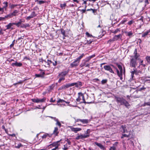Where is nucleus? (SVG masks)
<instances>
[{"mask_svg": "<svg viewBox=\"0 0 150 150\" xmlns=\"http://www.w3.org/2000/svg\"><path fill=\"white\" fill-rule=\"evenodd\" d=\"M117 66L120 70V72H119L118 70L117 69V68H115L116 70L117 74L118 76L120 77V80L122 79V75L123 74V70L122 67L121 65L120 64H117Z\"/></svg>", "mask_w": 150, "mask_h": 150, "instance_id": "1", "label": "nucleus"}, {"mask_svg": "<svg viewBox=\"0 0 150 150\" xmlns=\"http://www.w3.org/2000/svg\"><path fill=\"white\" fill-rule=\"evenodd\" d=\"M131 57L132 58L130 61V65L132 67H135L137 65L136 62L137 60L135 59L133 57Z\"/></svg>", "mask_w": 150, "mask_h": 150, "instance_id": "2", "label": "nucleus"}, {"mask_svg": "<svg viewBox=\"0 0 150 150\" xmlns=\"http://www.w3.org/2000/svg\"><path fill=\"white\" fill-rule=\"evenodd\" d=\"M89 137L88 135H85L84 134H80L79 135H77L75 138L76 140L79 139H84Z\"/></svg>", "mask_w": 150, "mask_h": 150, "instance_id": "3", "label": "nucleus"}, {"mask_svg": "<svg viewBox=\"0 0 150 150\" xmlns=\"http://www.w3.org/2000/svg\"><path fill=\"white\" fill-rule=\"evenodd\" d=\"M115 98L116 99L117 102L118 103H120L121 105H123V103L125 99L122 98H121L120 97H117L116 96H115Z\"/></svg>", "mask_w": 150, "mask_h": 150, "instance_id": "4", "label": "nucleus"}, {"mask_svg": "<svg viewBox=\"0 0 150 150\" xmlns=\"http://www.w3.org/2000/svg\"><path fill=\"white\" fill-rule=\"evenodd\" d=\"M69 127L70 128L72 131L76 133L78 132L81 131L82 130L81 128L79 127L74 128L71 126H69Z\"/></svg>", "mask_w": 150, "mask_h": 150, "instance_id": "5", "label": "nucleus"}, {"mask_svg": "<svg viewBox=\"0 0 150 150\" xmlns=\"http://www.w3.org/2000/svg\"><path fill=\"white\" fill-rule=\"evenodd\" d=\"M73 84L71 83L67 84L65 85H64L62 86L61 87L59 88V89H65L67 88H68L72 86Z\"/></svg>", "mask_w": 150, "mask_h": 150, "instance_id": "6", "label": "nucleus"}, {"mask_svg": "<svg viewBox=\"0 0 150 150\" xmlns=\"http://www.w3.org/2000/svg\"><path fill=\"white\" fill-rule=\"evenodd\" d=\"M46 100V98H43L40 99L38 98H34L32 99L33 102L37 103L39 102H44Z\"/></svg>", "mask_w": 150, "mask_h": 150, "instance_id": "7", "label": "nucleus"}, {"mask_svg": "<svg viewBox=\"0 0 150 150\" xmlns=\"http://www.w3.org/2000/svg\"><path fill=\"white\" fill-rule=\"evenodd\" d=\"M79 62L76 59L73 62L71 63L70 66L71 68L76 67L77 66L79 65Z\"/></svg>", "mask_w": 150, "mask_h": 150, "instance_id": "8", "label": "nucleus"}, {"mask_svg": "<svg viewBox=\"0 0 150 150\" xmlns=\"http://www.w3.org/2000/svg\"><path fill=\"white\" fill-rule=\"evenodd\" d=\"M103 68L105 70L109 71L111 73L114 74V71L110 66L105 65L104 66Z\"/></svg>", "mask_w": 150, "mask_h": 150, "instance_id": "9", "label": "nucleus"}, {"mask_svg": "<svg viewBox=\"0 0 150 150\" xmlns=\"http://www.w3.org/2000/svg\"><path fill=\"white\" fill-rule=\"evenodd\" d=\"M59 141L54 142L52 144H50V145H52L53 146L55 147V148H56V149H59V147L60 145V144L59 143Z\"/></svg>", "mask_w": 150, "mask_h": 150, "instance_id": "10", "label": "nucleus"}, {"mask_svg": "<svg viewBox=\"0 0 150 150\" xmlns=\"http://www.w3.org/2000/svg\"><path fill=\"white\" fill-rule=\"evenodd\" d=\"M18 12V11L17 10H15L12 13L8 14L7 17L9 18H11L13 16H16Z\"/></svg>", "mask_w": 150, "mask_h": 150, "instance_id": "11", "label": "nucleus"}, {"mask_svg": "<svg viewBox=\"0 0 150 150\" xmlns=\"http://www.w3.org/2000/svg\"><path fill=\"white\" fill-rule=\"evenodd\" d=\"M134 54V56L132 57H133L136 60H139V55L137 53V49H135Z\"/></svg>", "mask_w": 150, "mask_h": 150, "instance_id": "12", "label": "nucleus"}, {"mask_svg": "<svg viewBox=\"0 0 150 150\" xmlns=\"http://www.w3.org/2000/svg\"><path fill=\"white\" fill-rule=\"evenodd\" d=\"M4 4H5V6H4L2 8L0 7V13H2L4 12V8H6L8 6V2H4L3 3Z\"/></svg>", "mask_w": 150, "mask_h": 150, "instance_id": "13", "label": "nucleus"}, {"mask_svg": "<svg viewBox=\"0 0 150 150\" xmlns=\"http://www.w3.org/2000/svg\"><path fill=\"white\" fill-rule=\"evenodd\" d=\"M95 144L97 146L99 147L101 149L103 150H105V147L103 145L101 144L98 143L96 142H95Z\"/></svg>", "mask_w": 150, "mask_h": 150, "instance_id": "14", "label": "nucleus"}, {"mask_svg": "<svg viewBox=\"0 0 150 150\" xmlns=\"http://www.w3.org/2000/svg\"><path fill=\"white\" fill-rule=\"evenodd\" d=\"M22 64L20 62H16L14 63H13L11 64V65L13 67H14L15 66H16V67H21L22 66Z\"/></svg>", "mask_w": 150, "mask_h": 150, "instance_id": "15", "label": "nucleus"}, {"mask_svg": "<svg viewBox=\"0 0 150 150\" xmlns=\"http://www.w3.org/2000/svg\"><path fill=\"white\" fill-rule=\"evenodd\" d=\"M72 84H73V86H75L77 88L80 87L82 86V83L80 81H78L76 83H72Z\"/></svg>", "mask_w": 150, "mask_h": 150, "instance_id": "16", "label": "nucleus"}, {"mask_svg": "<svg viewBox=\"0 0 150 150\" xmlns=\"http://www.w3.org/2000/svg\"><path fill=\"white\" fill-rule=\"evenodd\" d=\"M126 128L125 125H122L121 126L120 129L121 130L123 133H126L127 132V131L126 129Z\"/></svg>", "mask_w": 150, "mask_h": 150, "instance_id": "17", "label": "nucleus"}, {"mask_svg": "<svg viewBox=\"0 0 150 150\" xmlns=\"http://www.w3.org/2000/svg\"><path fill=\"white\" fill-rule=\"evenodd\" d=\"M68 71H63L61 73L59 74V76H63L64 77L65 75L68 74Z\"/></svg>", "mask_w": 150, "mask_h": 150, "instance_id": "18", "label": "nucleus"}, {"mask_svg": "<svg viewBox=\"0 0 150 150\" xmlns=\"http://www.w3.org/2000/svg\"><path fill=\"white\" fill-rule=\"evenodd\" d=\"M35 2H36L37 4L41 5L42 4H44L46 3V1H44L43 0L39 1L38 0H36L35 1Z\"/></svg>", "mask_w": 150, "mask_h": 150, "instance_id": "19", "label": "nucleus"}, {"mask_svg": "<svg viewBox=\"0 0 150 150\" xmlns=\"http://www.w3.org/2000/svg\"><path fill=\"white\" fill-rule=\"evenodd\" d=\"M36 16V14H35V11H33L32 12L31 15L27 17V19L32 18Z\"/></svg>", "mask_w": 150, "mask_h": 150, "instance_id": "20", "label": "nucleus"}, {"mask_svg": "<svg viewBox=\"0 0 150 150\" xmlns=\"http://www.w3.org/2000/svg\"><path fill=\"white\" fill-rule=\"evenodd\" d=\"M66 6H67L66 2H64L63 4L61 3L60 4V7L62 9H65Z\"/></svg>", "mask_w": 150, "mask_h": 150, "instance_id": "21", "label": "nucleus"}, {"mask_svg": "<svg viewBox=\"0 0 150 150\" xmlns=\"http://www.w3.org/2000/svg\"><path fill=\"white\" fill-rule=\"evenodd\" d=\"M149 0H144V3L145 4V6H146V5L149 4ZM144 0H138V1L139 3H142L143 2Z\"/></svg>", "mask_w": 150, "mask_h": 150, "instance_id": "22", "label": "nucleus"}, {"mask_svg": "<svg viewBox=\"0 0 150 150\" xmlns=\"http://www.w3.org/2000/svg\"><path fill=\"white\" fill-rule=\"evenodd\" d=\"M59 133L58 132V128L56 127H55L54 130L53 131V134L55 135V136H57V135Z\"/></svg>", "mask_w": 150, "mask_h": 150, "instance_id": "23", "label": "nucleus"}, {"mask_svg": "<svg viewBox=\"0 0 150 150\" xmlns=\"http://www.w3.org/2000/svg\"><path fill=\"white\" fill-rule=\"evenodd\" d=\"M123 105H125V106L127 108H128L129 106H130V105L128 102L126 101L125 99L123 103Z\"/></svg>", "mask_w": 150, "mask_h": 150, "instance_id": "24", "label": "nucleus"}, {"mask_svg": "<svg viewBox=\"0 0 150 150\" xmlns=\"http://www.w3.org/2000/svg\"><path fill=\"white\" fill-rule=\"evenodd\" d=\"M89 122V120L86 119H81V122L83 124H87Z\"/></svg>", "mask_w": 150, "mask_h": 150, "instance_id": "25", "label": "nucleus"}, {"mask_svg": "<svg viewBox=\"0 0 150 150\" xmlns=\"http://www.w3.org/2000/svg\"><path fill=\"white\" fill-rule=\"evenodd\" d=\"M57 102L58 103H63V102H65V103H67L69 104L70 103V102L69 101H66L60 99H59V100H58V101H57Z\"/></svg>", "mask_w": 150, "mask_h": 150, "instance_id": "26", "label": "nucleus"}, {"mask_svg": "<svg viewBox=\"0 0 150 150\" xmlns=\"http://www.w3.org/2000/svg\"><path fill=\"white\" fill-rule=\"evenodd\" d=\"M13 24V23H10L8 25L6 26V29H13V28H11V26Z\"/></svg>", "mask_w": 150, "mask_h": 150, "instance_id": "27", "label": "nucleus"}, {"mask_svg": "<svg viewBox=\"0 0 150 150\" xmlns=\"http://www.w3.org/2000/svg\"><path fill=\"white\" fill-rule=\"evenodd\" d=\"M121 36V35L120 34L115 36L113 38V40H117Z\"/></svg>", "mask_w": 150, "mask_h": 150, "instance_id": "28", "label": "nucleus"}, {"mask_svg": "<svg viewBox=\"0 0 150 150\" xmlns=\"http://www.w3.org/2000/svg\"><path fill=\"white\" fill-rule=\"evenodd\" d=\"M55 121L57 122L56 125H58L59 127H60L61 126V124L59 121L57 119H56V118H55Z\"/></svg>", "mask_w": 150, "mask_h": 150, "instance_id": "29", "label": "nucleus"}, {"mask_svg": "<svg viewBox=\"0 0 150 150\" xmlns=\"http://www.w3.org/2000/svg\"><path fill=\"white\" fill-rule=\"evenodd\" d=\"M84 55V54H82L79 57L76 59L80 62L81 59V58H82L83 57V56Z\"/></svg>", "mask_w": 150, "mask_h": 150, "instance_id": "30", "label": "nucleus"}, {"mask_svg": "<svg viewBox=\"0 0 150 150\" xmlns=\"http://www.w3.org/2000/svg\"><path fill=\"white\" fill-rule=\"evenodd\" d=\"M68 149L67 144H66L64 145V147L62 148V150H67Z\"/></svg>", "mask_w": 150, "mask_h": 150, "instance_id": "31", "label": "nucleus"}, {"mask_svg": "<svg viewBox=\"0 0 150 150\" xmlns=\"http://www.w3.org/2000/svg\"><path fill=\"white\" fill-rule=\"evenodd\" d=\"M125 33L126 34L129 36H131L133 34V33L132 32H126Z\"/></svg>", "mask_w": 150, "mask_h": 150, "instance_id": "32", "label": "nucleus"}, {"mask_svg": "<svg viewBox=\"0 0 150 150\" xmlns=\"http://www.w3.org/2000/svg\"><path fill=\"white\" fill-rule=\"evenodd\" d=\"M87 0L84 1L83 0V2L82 4V5L83 6H84V8H86V4H87Z\"/></svg>", "mask_w": 150, "mask_h": 150, "instance_id": "33", "label": "nucleus"}, {"mask_svg": "<svg viewBox=\"0 0 150 150\" xmlns=\"http://www.w3.org/2000/svg\"><path fill=\"white\" fill-rule=\"evenodd\" d=\"M78 94L79 95V94H81V96H82V98L83 100V103H86V102H85V98H84V96L83 95V94L82 93H79Z\"/></svg>", "mask_w": 150, "mask_h": 150, "instance_id": "34", "label": "nucleus"}, {"mask_svg": "<svg viewBox=\"0 0 150 150\" xmlns=\"http://www.w3.org/2000/svg\"><path fill=\"white\" fill-rule=\"evenodd\" d=\"M35 76L36 77L43 78L44 77L43 75H42L41 74H36Z\"/></svg>", "mask_w": 150, "mask_h": 150, "instance_id": "35", "label": "nucleus"}, {"mask_svg": "<svg viewBox=\"0 0 150 150\" xmlns=\"http://www.w3.org/2000/svg\"><path fill=\"white\" fill-rule=\"evenodd\" d=\"M60 78L58 81L59 83H60L62 81L64 80L65 79V77L63 76H60Z\"/></svg>", "mask_w": 150, "mask_h": 150, "instance_id": "36", "label": "nucleus"}, {"mask_svg": "<svg viewBox=\"0 0 150 150\" xmlns=\"http://www.w3.org/2000/svg\"><path fill=\"white\" fill-rule=\"evenodd\" d=\"M86 62H87L84 59L83 61V63L80 64V66L81 67L85 66Z\"/></svg>", "mask_w": 150, "mask_h": 150, "instance_id": "37", "label": "nucleus"}, {"mask_svg": "<svg viewBox=\"0 0 150 150\" xmlns=\"http://www.w3.org/2000/svg\"><path fill=\"white\" fill-rule=\"evenodd\" d=\"M21 22H22L20 21L17 23H13V24L16 25L18 26H19L21 25Z\"/></svg>", "mask_w": 150, "mask_h": 150, "instance_id": "38", "label": "nucleus"}, {"mask_svg": "<svg viewBox=\"0 0 150 150\" xmlns=\"http://www.w3.org/2000/svg\"><path fill=\"white\" fill-rule=\"evenodd\" d=\"M120 32V29L117 28V29H116V30H115L114 31H113V33L114 34H115L117 33H118Z\"/></svg>", "mask_w": 150, "mask_h": 150, "instance_id": "39", "label": "nucleus"}, {"mask_svg": "<svg viewBox=\"0 0 150 150\" xmlns=\"http://www.w3.org/2000/svg\"><path fill=\"white\" fill-rule=\"evenodd\" d=\"M91 11L94 14H95V13H96L97 11V9H93L91 8Z\"/></svg>", "mask_w": 150, "mask_h": 150, "instance_id": "40", "label": "nucleus"}, {"mask_svg": "<svg viewBox=\"0 0 150 150\" xmlns=\"http://www.w3.org/2000/svg\"><path fill=\"white\" fill-rule=\"evenodd\" d=\"M131 78L130 79L131 80H132L133 79V76H134V72L133 71H132L131 72Z\"/></svg>", "mask_w": 150, "mask_h": 150, "instance_id": "41", "label": "nucleus"}, {"mask_svg": "<svg viewBox=\"0 0 150 150\" xmlns=\"http://www.w3.org/2000/svg\"><path fill=\"white\" fill-rule=\"evenodd\" d=\"M110 150H116V147L114 146H113L110 148Z\"/></svg>", "mask_w": 150, "mask_h": 150, "instance_id": "42", "label": "nucleus"}, {"mask_svg": "<svg viewBox=\"0 0 150 150\" xmlns=\"http://www.w3.org/2000/svg\"><path fill=\"white\" fill-rule=\"evenodd\" d=\"M15 40H13L12 42V43L10 45V47L11 48L14 45L15 43Z\"/></svg>", "mask_w": 150, "mask_h": 150, "instance_id": "43", "label": "nucleus"}, {"mask_svg": "<svg viewBox=\"0 0 150 150\" xmlns=\"http://www.w3.org/2000/svg\"><path fill=\"white\" fill-rule=\"evenodd\" d=\"M90 130L89 129H88L86 131L85 135H88L89 137V136L90 132L89 131Z\"/></svg>", "mask_w": 150, "mask_h": 150, "instance_id": "44", "label": "nucleus"}, {"mask_svg": "<svg viewBox=\"0 0 150 150\" xmlns=\"http://www.w3.org/2000/svg\"><path fill=\"white\" fill-rule=\"evenodd\" d=\"M149 33V32H146L145 33H144V34H143L142 35V36L143 37H144L146 36V35H147L148 34V33Z\"/></svg>", "mask_w": 150, "mask_h": 150, "instance_id": "45", "label": "nucleus"}, {"mask_svg": "<svg viewBox=\"0 0 150 150\" xmlns=\"http://www.w3.org/2000/svg\"><path fill=\"white\" fill-rule=\"evenodd\" d=\"M48 135V134H44L42 137V138H45Z\"/></svg>", "mask_w": 150, "mask_h": 150, "instance_id": "46", "label": "nucleus"}, {"mask_svg": "<svg viewBox=\"0 0 150 150\" xmlns=\"http://www.w3.org/2000/svg\"><path fill=\"white\" fill-rule=\"evenodd\" d=\"M146 60L148 62L150 61V56H147L146 57Z\"/></svg>", "mask_w": 150, "mask_h": 150, "instance_id": "47", "label": "nucleus"}, {"mask_svg": "<svg viewBox=\"0 0 150 150\" xmlns=\"http://www.w3.org/2000/svg\"><path fill=\"white\" fill-rule=\"evenodd\" d=\"M107 80L106 79L103 80L101 81V83L102 84H104L107 82Z\"/></svg>", "mask_w": 150, "mask_h": 150, "instance_id": "48", "label": "nucleus"}, {"mask_svg": "<svg viewBox=\"0 0 150 150\" xmlns=\"http://www.w3.org/2000/svg\"><path fill=\"white\" fill-rule=\"evenodd\" d=\"M91 59V58H90L89 57L86 58L85 60L87 62H88L89 60H90Z\"/></svg>", "mask_w": 150, "mask_h": 150, "instance_id": "49", "label": "nucleus"}, {"mask_svg": "<svg viewBox=\"0 0 150 150\" xmlns=\"http://www.w3.org/2000/svg\"><path fill=\"white\" fill-rule=\"evenodd\" d=\"M23 82V81H19V82H18V83L14 84V85H16L17 84H21V83H22Z\"/></svg>", "mask_w": 150, "mask_h": 150, "instance_id": "50", "label": "nucleus"}, {"mask_svg": "<svg viewBox=\"0 0 150 150\" xmlns=\"http://www.w3.org/2000/svg\"><path fill=\"white\" fill-rule=\"evenodd\" d=\"M81 119H75V123H76V122H78L79 121H80L81 122Z\"/></svg>", "mask_w": 150, "mask_h": 150, "instance_id": "51", "label": "nucleus"}, {"mask_svg": "<svg viewBox=\"0 0 150 150\" xmlns=\"http://www.w3.org/2000/svg\"><path fill=\"white\" fill-rule=\"evenodd\" d=\"M87 1H89L91 2H92L93 3H94L97 0H86Z\"/></svg>", "mask_w": 150, "mask_h": 150, "instance_id": "52", "label": "nucleus"}, {"mask_svg": "<svg viewBox=\"0 0 150 150\" xmlns=\"http://www.w3.org/2000/svg\"><path fill=\"white\" fill-rule=\"evenodd\" d=\"M86 11V8H84V9L81 10V12L82 13H84Z\"/></svg>", "mask_w": 150, "mask_h": 150, "instance_id": "53", "label": "nucleus"}, {"mask_svg": "<svg viewBox=\"0 0 150 150\" xmlns=\"http://www.w3.org/2000/svg\"><path fill=\"white\" fill-rule=\"evenodd\" d=\"M129 136V135H127L126 134H123L122 135V137H121V138H123V137H128Z\"/></svg>", "mask_w": 150, "mask_h": 150, "instance_id": "54", "label": "nucleus"}, {"mask_svg": "<svg viewBox=\"0 0 150 150\" xmlns=\"http://www.w3.org/2000/svg\"><path fill=\"white\" fill-rule=\"evenodd\" d=\"M16 6H17V5H14V4H12V5H11V6H10V7L11 8H14V7H15Z\"/></svg>", "mask_w": 150, "mask_h": 150, "instance_id": "55", "label": "nucleus"}, {"mask_svg": "<svg viewBox=\"0 0 150 150\" xmlns=\"http://www.w3.org/2000/svg\"><path fill=\"white\" fill-rule=\"evenodd\" d=\"M81 100V98L79 96L76 99V100L77 102H80Z\"/></svg>", "mask_w": 150, "mask_h": 150, "instance_id": "56", "label": "nucleus"}, {"mask_svg": "<svg viewBox=\"0 0 150 150\" xmlns=\"http://www.w3.org/2000/svg\"><path fill=\"white\" fill-rule=\"evenodd\" d=\"M133 23V21L132 20H131V21H129L128 23V24L129 25H130L131 24H132Z\"/></svg>", "mask_w": 150, "mask_h": 150, "instance_id": "57", "label": "nucleus"}, {"mask_svg": "<svg viewBox=\"0 0 150 150\" xmlns=\"http://www.w3.org/2000/svg\"><path fill=\"white\" fill-rule=\"evenodd\" d=\"M61 33L62 34L64 35V36L65 35V31L64 30H62L61 31Z\"/></svg>", "mask_w": 150, "mask_h": 150, "instance_id": "58", "label": "nucleus"}, {"mask_svg": "<svg viewBox=\"0 0 150 150\" xmlns=\"http://www.w3.org/2000/svg\"><path fill=\"white\" fill-rule=\"evenodd\" d=\"M92 42V41H91V40H89V41H87V44H91Z\"/></svg>", "mask_w": 150, "mask_h": 150, "instance_id": "59", "label": "nucleus"}, {"mask_svg": "<svg viewBox=\"0 0 150 150\" xmlns=\"http://www.w3.org/2000/svg\"><path fill=\"white\" fill-rule=\"evenodd\" d=\"M86 35L88 37H90L92 36L91 35H90V34L88 32L86 33Z\"/></svg>", "mask_w": 150, "mask_h": 150, "instance_id": "60", "label": "nucleus"}, {"mask_svg": "<svg viewBox=\"0 0 150 150\" xmlns=\"http://www.w3.org/2000/svg\"><path fill=\"white\" fill-rule=\"evenodd\" d=\"M21 146V144H18L17 146H16V147L17 148H19Z\"/></svg>", "mask_w": 150, "mask_h": 150, "instance_id": "61", "label": "nucleus"}, {"mask_svg": "<svg viewBox=\"0 0 150 150\" xmlns=\"http://www.w3.org/2000/svg\"><path fill=\"white\" fill-rule=\"evenodd\" d=\"M42 74V75H43V76H44V75L45 74V72L44 71H43L42 70L41 72V74Z\"/></svg>", "mask_w": 150, "mask_h": 150, "instance_id": "62", "label": "nucleus"}, {"mask_svg": "<svg viewBox=\"0 0 150 150\" xmlns=\"http://www.w3.org/2000/svg\"><path fill=\"white\" fill-rule=\"evenodd\" d=\"M95 56V54H93L91 56H89L90 58H91V59L93 57H94Z\"/></svg>", "mask_w": 150, "mask_h": 150, "instance_id": "63", "label": "nucleus"}, {"mask_svg": "<svg viewBox=\"0 0 150 150\" xmlns=\"http://www.w3.org/2000/svg\"><path fill=\"white\" fill-rule=\"evenodd\" d=\"M53 64L54 66H56L57 65V62L56 61H55L54 62H53Z\"/></svg>", "mask_w": 150, "mask_h": 150, "instance_id": "64", "label": "nucleus"}]
</instances>
